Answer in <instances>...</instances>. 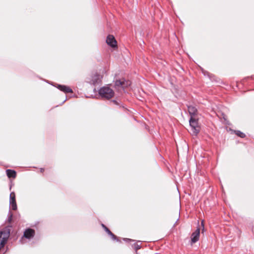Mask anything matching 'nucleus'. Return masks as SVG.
<instances>
[{
	"label": "nucleus",
	"instance_id": "nucleus-15",
	"mask_svg": "<svg viewBox=\"0 0 254 254\" xmlns=\"http://www.w3.org/2000/svg\"><path fill=\"white\" fill-rule=\"evenodd\" d=\"M141 248L140 245H139L137 243L134 244V249L136 251L140 249Z\"/></svg>",
	"mask_w": 254,
	"mask_h": 254
},
{
	"label": "nucleus",
	"instance_id": "nucleus-12",
	"mask_svg": "<svg viewBox=\"0 0 254 254\" xmlns=\"http://www.w3.org/2000/svg\"><path fill=\"white\" fill-rule=\"evenodd\" d=\"M235 133L237 136L241 138H245L246 137L245 134L240 130H235Z\"/></svg>",
	"mask_w": 254,
	"mask_h": 254
},
{
	"label": "nucleus",
	"instance_id": "nucleus-19",
	"mask_svg": "<svg viewBox=\"0 0 254 254\" xmlns=\"http://www.w3.org/2000/svg\"><path fill=\"white\" fill-rule=\"evenodd\" d=\"M43 171H44V169H42H42H41V172H43Z\"/></svg>",
	"mask_w": 254,
	"mask_h": 254
},
{
	"label": "nucleus",
	"instance_id": "nucleus-10",
	"mask_svg": "<svg viewBox=\"0 0 254 254\" xmlns=\"http://www.w3.org/2000/svg\"><path fill=\"white\" fill-rule=\"evenodd\" d=\"M57 88L60 89L61 91H63L64 92L67 93H72V90L69 87L66 86L65 85H58Z\"/></svg>",
	"mask_w": 254,
	"mask_h": 254
},
{
	"label": "nucleus",
	"instance_id": "nucleus-20",
	"mask_svg": "<svg viewBox=\"0 0 254 254\" xmlns=\"http://www.w3.org/2000/svg\"><path fill=\"white\" fill-rule=\"evenodd\" d=\"M201 225L203 226V221L201 222Z\"/></svg>",
	"mask_w": 254,
	"mask_h": 254
},
{
	"label": "nucleus",
	"instance_id": "nucleus-4",
	"mask_svg": "<svg viewBox=\"0 0 254 254\" xmlns=\"http://www.w3.org/2000/svg\"><path fill=\"white\" fill-rule=\"evenodd\" d=\"M9 204L13 210L17 209V205L15 199V194L14 192H11L9 196Z\"/></svg>",
	"mask_w": 254,
	"mask_h": 254
},
{
	"label": "nucleus",
	"instance_id": "nucleus-21",
	"mask_svg": "<svg viewBox=\"0 0 254 254\" xmlns=\"http://www.w3.org/2000/svg\"><path fill=\"white\" fill-rule=\"evenodd\" d=\"M204 230V228H203V229L202 230V233H203Z\"/></svg>",
	"mask_w": 254,
	"mask_h": 254
},
{
	"label": "nucleus",
	"instance_id": "nucleus-1",
	"mask_svg": "<svg viewBox=\"0 0 254 254\" xmlns=\"http://www.w3.org/2000/svg\"><path fill=\"white\" fill-rule=\"evenodd\" d=\"M99 94L102 98L109 99L114 96V92L110 87L104 86L99 89Z\"/></svg>",
	"mask_w": 254,
	"mask_h": 254
},
{
	"label": "nucleus",
	"instance_id": "nucleus-3",
	"mask_svg": "<svg viewBox=\"0 0 254 254\" xmlns=\"http://www.w3.org/2000/svg\"><path fill=\"white\" fill-rule=\"evenodd\" d=\"M130 85V82L127 81L125 79L116 80L115 83V87L118 89H124Z\"/></svg>",
	"mask_w": 254,
	"mask_h": 254
},
{
	"label": "nucleus",
	"instance_id": "nucleus-8",
	"mask_svg": "<svg viewBox=\"0 0 254 254\" xmlns=\"http://www.w3.org/2000/svg\"><path fill=\"white\" fill-rule=\"evenodd\" d=\"M188 109L190 117H195L197 114V110L195 107L190 105L188 106Z\"/></svg>",
	"mask_w": 254,
	"mask_h": 254
},
{
	"label": "nucleus",
	"instance_id": "nucleus-9",
	"mask_svg": "<svg viewBox=\"0 0 254 254\" xmlns=\"http://www.w3.org/2000/svg\"><path fill=\"white\" fill-rule=\"evenodd\" d=\"M91 81L94 85L98 84L101 81V76L98 73H95L92 77Z\"/></svg>",
	"mask_w": 254,
	"mask_h": 254
},
{
	"label": "nucleus",
	"instance_id": "nucleus-17",
	"mask_svg": "<svg viewBox=\"0 0 254 254\" xmlns=\"http://www.w3.org/2000/svg\"><path fill=\"white\" fill-rule=\"evenodd\" d=\"M112 102L116 105H119L118 101L116 100H113Z\"/></svg>",
	"mask_w": 254,
	"mask_h": 254
},
{
	"label": "nucleus",
	"instance_id": "nucleus-14",
	"mask_svg": "<svg viewBox=\"0 0 254 254\" xmlns=\"http://www.w3.org/2000/svg\"><path fill=\"white\" fill-rule=\"evenodd\" d=\"M102 227L104 228L108 234H109V233H111V231L104 224H102Z\"/></svg>",
	"mask_w": 254,
	"mask_h": 254
},
{
	"label": "nucleus",
	"instance_id": "nucleus-5",
	"mask_svg": "<svg viewBox=\"0 0 254 254\" xmlns=\"http://www.w3.org/2000/svg\"><path fill=\"white\" fill-rule=\"evenodd\" d=\"M106 43L108 45L113 48H115L117 47V41L113 35H109L107 36Z\"/></svg>",
	"mask_w": 254,
	"mask_h": 254
},
{
	"label": "nucleus",
	"instance_id": "nucleus-16",
	"mask_svg": "<svg viewBox=\"0 0 254 254\" xmlns=\"http://www.w3.org/2000/svg\"><path fill=\"white\" fill-rule=\"evenodd\" d=\"M12 214L11 213H10L9 215V216H8V221L9 222H10L11 221V219H12Z\"/></svg>",
	"mask_w": 254,
	"mask_h": 254
},
{
	"label": "nucleus",
	"instance_id": "nucleus-7",
	"mask_svg": "<svg viewBox=\"0 0 254 254\" xmlns=\"http://www.w3.org/2000/svg\"><path fill=\"white\" fill-rule=\"evenodd\" d=\"M35 231L31 228L27 229L24 232V237L26 239H31L34 237Z\"/></svg>",
	"mask_w": 254,
	"mask_h": 254
},
{
	"label": "nucleus",
	"instance_id": "nucleus-11",
	"mask_svg": "<svg viewBox=\"0 0 254 254\" xmlns=\"http://www.w3.org/2000/svg\"><path fill=\"white\" fill-rule=\"evenodd\" d=\"M6 175L8 178H15L16 176V173L14 170L7 169L6 171Z\"/></svg>",
	"mask_w": 254,
	"mask_h": 254
},
{
	"label": "nucleus",
	"instance_id": "nucleus-13",
	"mask_svg": "<svg viewBox=\"0 0 254 254\" xmlns=\"http://www.w3.org/2000/svg\"><path fill=\"white\" fill-rule=\"evenodd\" d=\"M108 235L111 237L112 239L113 240H116L117 241H119L118 237L116 235H115L112 232H111V233H109Z\"/></svg>",
	"mask_w": 254,
	"mask_h": 254
},
{
	"label": "nucleus",
	"instance_id": "nucleus-18",
	"mask_svg": "<svg viewBox=\"0 0 254 254\" xmlns=\"http://www.w3.org/2000/svg\"><path fill=\"white\" fill-rule=\"evenodd\" d=\"M124 240H126V241H127V240L131 241V240L128 239H127V238L124 239Z\"/></svg>",
	"mask_w": 254,
	"mask_h": 254
},
{
	"label": "nucleus",
	"instance_id": "nucleus-6",
	"mask_svg": "<svg viewBox=\"0 0 254 254\" xmlns=\"http://www.w3.org/2000/svg\"><path fill=\"white\" fill-rule=\"evenodd\" d=\"M200 235V228H197L196 230L192 233L191 236V241L192 243H195L199 240Z\"/></svg>",
	"mask_w": 254,
	"mask_h": 254
},
{
	"label": "nucleus",
	"instance_id": "nucleus-2",
	"mask_svg": "<svg viewBox=\"0 0 254 254\" xmlns=\"http://www.w3.org/2000/svg\"><path fill=\"white\" fill-rule=\"evenodd\" d=\"M189 123L192 133L196 135L199 132V127L198 126L197 120L195 117H190Z\"/></svg>",
	"mask_w": 254,
	"mask_h": 254
}]
</instances>
